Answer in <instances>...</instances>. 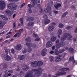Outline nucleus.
<instances>
[{"instance_id":"1","label":"nucleus","mask_w":77,"mask_h":77,"mask_svg":"<svg viewBox=\"0 0 77 77\" xmlns=\"http://www.w3.org/2000/svg\"><path fill=\"white\" fill-rule=\"evenodd\" d=\"M32 71L34 72H37L34 75L35 77H39V75H42V72L44 71V69L40 67L37 69H33Z\"/></svg>"},{"instance_id":"2","label":"nucleus","mask_w":77,"mask_h":77,"mask_svg":"<svg viewBox=\"0 0 77 77\" xmlns=\"http://www.w3.org/2000/svg\"><path fill=\"white\" fill-rule=\"evenodd\" d=\"M31 64L33 67L36 68L37 66L40 67L41 66H42V65H43V62L41 61H39L38 62L35 61L32 62L31 63Z\"/></svg>"},{"instance_id":"3","label":"nucleus","mask_w":77,"mask_h":77,"mask_svg":"<svg viewBox=\"0 0 77 77\" xmlns=\"http://www.w3.org/2000/svg\"><path fill=\"white\" fill-rule=\"evenodd\" d=\"M18 7V5L15 4L10 3L8 5V8L14 11H15L17 9V8Z\"/></svg>"},{"instance_id":"4","label":"nucleus","mask_w":77,"mask_h":77,"mask_svg":"<svg viewBox=\"0 0 77 77\" xmlns=\"http://www.w3.org/2000/svg\"><path fill=\"white\" fill-rule=\"evenodd\" d=\"M26 45L28 47V52H30L32 51V49L31 47H33V48H35L36 47V45H33L32 43H26Z\"/></svg>"},{"instance_id":"5","label":"nucleus","mask_w":77,"mask_h":77,"mask_svg":"<svg viewBox=\"0 0 77 77\" xmlns=\"http://www.w3.org/2000/svg\"><path fill=\"white\" fill-rule=\"evenodd\" d=\"M6 4L5 2L3 1H0V8L1 9H4L5 8Z\"/></svg>"},{"instance_id":"6","label":"nucleus","mask_w":77,"mask_h":77,"mask_svg":"<svg viewBox=\"0 0 77 77\" xmlns=\"http://www.w3.org/2000/svg\"><path fill=\"white\" fill-rule=\"evenodd\" d=\"M56 47L58 49L60 48V47H63V42L62 41L60 42V43L56 45Z\"/></svg>"},{"instance_id":"7","label":"nucleus","mask_w":77,"mask_h":77,"mask_svg":"<svg viewBox=\"0 0 77 77\" xmlns=\"http://www.w3.org/2000/svg\"><path fill=\"white\" fill-rule=\"evenodd\" d=\"M66 74L65 72H59L55 74L56 76H59L60 75H64Z\"/></svg>"},{"instance_id":"8","label":"nucleus","mask_w":77,"mask_h":77,"mask_svg":"<svg viewBox=\"0 0 77 77\" xmlns=\"http://www.w3.org/2000/svg\"><path fill=\"white\" fill-rule=\"evenodd\" d=\"M51 9V7L50 6H48L47 8H46L44 9V12H45V13H47V12H49L50 11Z\"/></svg>"},{"instance_id":"9","label":"nucleus","mask_w":77,"mask_h":77,"mask_svg":"<svg viewBox=\"0 0 77 77\" xmlns=\"http://www.w3.org/2000/svg\"><path fill=\"white\" fill-rule=\"evenodd\" d=\"M47 51V50L45 48L42 50L41 54L42 56H45Z\"/></svg>"},{"instance_id":"10","label":"nucleus","mask_w":77,"mask_h":77,"mask_svg":"<svg viewBox=\"0 0 77 77\" xmlns=\"http://www.w3.org/2000/svg\"><path fill=\"white\" fill-rule=\"evenodd\" d=\"M66 33H65L64 34V35L61 38V40L62 41H64L66 40V38H67L66 36Z\"/></svg>"},{"instance_id":"11","label":"nucleus","mask_w":77,"mask_h":77,"mask_svg":"<svg viewBox=\"0 0 77 77\" xmlns=\"http://www.w3.org/2000/svg\"><path fill=\"white\" fill-rule=\"evenodd\" d=\"M22 68L23 71H27L29 69V67L27 66H26V65H24L23 66Z\"/></svg>"},{"instance_id":"12","label":"nucleus","mask_w":77,"mask_h":77,"mask_svg":"<svg viewBox=\"0 0 77 77\" xmlns=\"http://www.w3.org/2000/svg\"><path fill=\"white\" fill-rule=\"evenodd\" d=\"M54 29V26L51 25L49 26L48 30L49 32H52V31H53V29Z\"/></svg>"},{"instance_id":"13","label":"nucleus","mask_w":77,"mask_h":77,"mask_svg":"<svg viewBox=\"0 0 77 77\" xmlns=\"http://www.w3.org/2000/svg\"><path fill=\"white\" fill-rule=\"evenodd\" d=\"M52 42L51 41H48L46 44V47L49 48L51 46H52Z\"/></svg>"},{"instance_id":"14","label":"nucleus","mask_w":77,"mask_h":77,"mask_svg":"<svg viewBox=\"0 0 77 77\" xmlns=\"http://www.w3.org/2000/svg\"><path fill=\"white\" fill-rule=\"evenodd\" d=\"M0 17L2 19L4 20H5V21H8V17L5 15H2L1 14L0 15Z\"/></svg>"},{"instance_id":"15","label":"nucleus","mask_w":77,"mask_h":77,"mask_svg":"<svg viewBox=\"0 0 77 77\" xmlns=\"http://www.w3.org/2000/svg\"><path fill=\"white\" fill-rule=\"evenodd\" d=\"M22 48V46H21V45L20 44L17 45L16 47V49L17 50H20Z\"/></svg>"},{"instance_id":"16","label":"nucleus","mask_w":77,"mask_h":77,"mask_svg":"<svg viewBox=\"0 0 77 77\" xmlns=\"http://www.w3.org/2000/svg\"><path fill=\"white\" fill-rule=\"evenodd\" d=\"M33 74L32 73H27L25 77H33Z\"/></svg>"},{"instance_id":"17","label":"nucleus","mask_w":77,"mask_h":77,"mask_svg":"<svg viewBox=\"0 0 77 77\" xmlns=\"http://www.w3.org/2000/svg\"><path fill=\"white\" fill-rule=\"evenodd\" d=\"M67 38L68 37V40L69 41H71V38H72V35H71V34L69 33H66Z\"/></svg>"},{"instance_id":"18","label":"nucleus","mask_w":77,"mask_h":77,"mask_svg":"<svg viewBox=\"0 0 77 77\" xmlns=\"http://www.w3.org/2000/svg\"><path fill=\"white\" fill-rule=\"evenodd\" d=\"M27 18L28 19H26V21H33L35 19L33 17H31L29 18V17H28Z\"/></svg>"},{"instance_id":"19","label":"nucleus","mask_w":77,"mask_h":77,"mask_svg":"<svg viewBox=\"0 0 77 77\" xmlns=\"http://www.w3.org/2000/svg\"><path fill=\"white\" fill-rule=\"evenodd\" d=\"M54 54H55V56H57L59 54V51L58 50V49H56L55 50Z\"/></svg>"},{"instance_id":"20","label":"nucleus","mask_w":77,"mask_h":77,"mask_svg":"<svg viewBox=\"0 0 77 77\" xmlns=\"http://www.w3.org/2000/svg\"><path fill=\"white\" fill-rule=\"evenodd\" d=\"M20 23H18V26H23V18H20Z\"/></svg>"},{"instance_id":"21","label":"nucleus","mask_w":77,"mask_h":77,"mask_svg":"<svg viewBox=\"0 0 77 77\" xmlns=\"http://www.w3.org/2000/svg\"><path fill=\"white\" fill-rule=\"evenodd\" d=\"M54 6L56 9H58L59 8V7L61 6V4L58 3L57 5L55 4Z\"/></svg>"},{"instance_id":"22","label":"nucleus","mask_w":77,"mask_h":77,"mask_svg":"<svg viewBox=\"0 0 77 77\" xmlns=\"http://www.w3.org/2000/svg\"><path fill=\"white\" fill-rule=\"evenodd\" d=\"M5 13L7 14L8 16H11L12 15V12L10 11H5Z\"/></svg>"},{"instance_id":"23","label":"nucleus","mask_w":77,"mask_h":77,"mask_svg":"<svg viewBox=\"0 0 77 77\" xmlns=\"http://www.w3.org/2000/svg\"><path fill=\"white\" fill-rule=\"evenodd\" d=\"M57 38L56 36H53L51 38L50 40L51 42H54L56 39Z\"/></svg>"},{"instance_id":"24","label":"nucleus","mask_w":77,"mask_h":77,"mask_svg":"<svg viewBox=\"0 0 77 77\" xmlns=\"http://www.w3.org/2000/svg\"><path fill=\"white\" fill-rule=\"evenodd\" d=\"M69 51L70 53L72 54L74 53V49H73V48L70 47L69 48Z\"/></svg>"},{"instance_id":"25","label":"nucleus","mask_w":77,"mask_h":77,"mask_svg":"<svg viewBox=\"0 0 77 77\" xmlns=\"http://www.w3.org/2000/svg\"><path fill=\"white\" fill-rule=\"evenodd\" d=\"M61 60H62V58H60V56H59L56 58L55 60L56 62H59Z\"/></svg>"},{"instance_id":"26","label":"nucleus","mask_w":77,"mask_h":77,"mask_svg":"<svg viewBox=\"0 0 77 77\" xmlns=\"http://www.w3.org/2000/svg\"><path fill=\"white\" fill-rule=\"evenodd\" d=\"M18 58L20 59V60H23V59H24V55H23L22 56L19 55Z\"/></svg>"},{"instance_id":"27","label":"nucleus","mask_w":77,"mask_h":77,"mask_svg":"<svg viewBox=\"0 0 77 77\" xmlns=\"http://www.w3.org/2000/svg\"><path fill=\"white\" fill-rule=\"evenodd\" d=\"M50 22H51V21H50V20L48 19H47L45 20V24L46 25L48 24H49Z\"/></svg>"},{"instance_id":"28","label":"nucleus","mask_w":77,"mask_h":77,"mask_svg":"<svg viewBox=\"0 0 77 77\" xmlns=\"http://www.w3.org/2000/svg\"><path fill=\"white\" fill-rule=\"evenodd\" d=\"M28 25L29 26H34V22H29L28 24Z\"/></svg>"},{"instance_id":"29","label":"nucleus","mask_w":77,"mask_h":77,"mask_svg":"<svg viewBox=\"0 0 77 77\" xmlns=\"http://www.w3.org/2000/svg\"><path fill=\"white\" fill-rule=\"evenodd\" d=\"M25 41L26 42H30L31 41V38L30 37H29L26 39Z\"/></svg>"},{"instance_id":"30","label":"nucleus","mask_w":77,"mask_h":77,"mask_svg":"<svg viewBox=\"0 0 77 77\" xmlns=\"http://www.w3.org/2000/svg\"><path fill=\"white\" fill-rule=\"evenodd\" d=\"M69 68H63L60 69V70L62 71H67V70H69Z\"/></svg>"},{"instance_id":"31","label":"nucleus","mask_w":77,"mask_h":77,"mask_svg":"<svg viewBox=\"0 0 77 77\" xmlns=\"http://www.w3.org/2000/svg\"><path fill=\"white\" fill-rule=\"evenodd\" d=\"M6 60L9 61L11 60L12 59V58H11V57L8 55H7L6 58Z\"/></svg>"},{"instance_id":"32","label":"nucleus","mask_w":77,"mask_h":77,"mask_svg":"<svg viewBox=\"0 0 77 77\" xmlns=\"http://www.w3.org/2000/svg\"><path fill=\"white\" fill-rule=\"evenodd\" d=\"M35 6V5H34L33 4H32V5H31V4H29L28 5V7L30 8L29 9H31V8H33Z\"/></svg>"},{"instance_id":"33","label":"nucleus","mask_w":77,"mask_h":77,"mask_svg":"<svg viewBox=\"0 0 77 77\" xmlns=\"http://www.w3.org/2000/svg\"><path fill=\"white\" fill-rule=\"evenodd\" d=\"M74 60V56L71 57H70L69 59V62H72V60Z\"/></svg>"},{"instance_id":"34","label":"nucleus","mask_w":77,"mask_h":77,"mask_svg":"<svg viewBox=\"0 0 77 77\" xmlns=\"http://www.w3.org/2000/svg\"><path fill=\"white\" fill-rule=\"evenodd\" d=\"M58 35H61L62 34V31L61 29H59L58 32Z\"/></svg>"},{"instance_id":"35","label":"nucleus","mask_w":77,"mask_h":77,"mask_svg":"<svg viewBox=\"0 0 77 77\" xmlns=\"http://www.w3.org/2000/svg\"><path fill=\"white\" fill-rule=\"evenodd\" d=\"M68 12H66L64 13L63 14L62 17L63 18H64V17H66V15H68Z\"/></svg>"},{"instance_id":"36","label":"nucleus","mask_w":77,"mask_h":77,"mask_svg":"<svg viewBox=\"0 0 77 77\" xmlns=\"http://www.w3.org/2000/svg\"><path fill=\"white\" fill-rule=\"evenodd\" d=\"M43 17L45 20H46L48 19V17L46 15H44L43 16Z\"/></svg>"},{"instance_id":"37","label":"nucleus","mask_w":77,"mask_h":77,"mask_svg":"<svg viewBox=\"0 0 77 77\" xmlns=\"http://www.w3.org/2000/svg\"><path fill=\"white\" fill-rule=\"evenodd\" d=\"M51 62H53L54 60V57L53 56H51L49 57Z\"/></svg>"},{"instance_id":"38","label":"nucleus","mask_w":77,"mask_h":77,"mask_svg":"<svg viewBox=\"0 0 77 77\" xmlns=\"http://www.w3.org/2000/svg\"><path fill=\"white\" fill-rule=\"evenodd\" d=\"M5 50L6 54H8V48H5Z\"/></svg>"},{"instance_id":"39","label":"nucleus","mask_w":77,"mask_h":77,"mask_svg":"<svg viewBox=\"0 0 77 77\" xmlns=\"http://www.w3.org/2000/svg\"><path fill=\"white\" fill-rule=\"evenodd\" d=\"M23 53H26L27 52V49H25L22 51Z\"/></svg>"},{"instance_id":"40","label":"nucleus","mask_w":77,"mask_h":77,"mask_svg":"<svg viewBox=\"0 0 77 77\" xmlns=\"http://www.w3.org/2000/svg\"><path fill=\"white\" fill-rule=\"evenodd\" d=\"M64 51H65V50L64 49L60 50L59 51V53H63V52H64Z\"/></svg>"},{"instance_id":"41","label":"nucleus","mask_w":77,"mask_h":77,"mask_svg":"<svg viewBox=\"0 0 77 77\" xmlns=\"http://www.w3.org/2000/svg\"><path fill=\"white\" fill-rule=\"evenodd\" d=\"M63 26V25L62 23H60L58 26L60 28H62Z\"/></svg>"},{"instance_id":"42","label":"nucleus","mask_w":77,"mask_h":77,"mask_svg":"<svg viewBox=\"0 0 77 77\" xmlns=\"http://www.w3.org/2000/svg\"><path fill=\"white\" fill-rule=\"evenodd\" d=\"M31 2H32L33 5H34L35 6V4H36V2L35 0H31Z\"/></svg>"},{"instance_id":"43","label":"nucleus","mask_w":77,"mask_h":77,"mask_svg":"<svg viewBox=\"0 0 77 77\" xmlns=\"http://www.w3.org/2000/svg\"><path fill=\"white\" fill-rule=\"evenodd\" d=\"M16 35H17V36L20 37L21 35V34L20 32H17L16 33Z\"/></svg>"},{"instance_id":"44","label":"nucleus","mask_w":77,"mask_h":77,"mask_svg":"<svg viewBox=\"0 0 77 77\" xmlns=\"http://www.w3.org/2000/svg\"><path fill=\"white\" fill-rule=\"evenodd\" d=\"M7 67H8L7 64L5 63L4 65L3 69H6V68Z\"/></svg>"},{"instance_id":"45","label":"nucleus","mask_w":77,"mask_h":77,"mask_svg":"<svg viewBox=\"0 0 77 77\" xmlns=\"http://www.w3.org/2000/svg\"><path fill=\"white\" fill-rule=\"evenodd\" d=\"M3 26H4V25L2 24V22L0 21V27H3Z\"/></svg>"},{"instance_id":"46","label":"nucleus","mask_w":77,"mask_h":77,"mask_svg":"<svg viewBox=\"0 0 77 77\" xmlns=\"http://www.w3.org/2000/svg\"><path fill=\"white\" fill-rule=\"evenodd\" d=\"M40 41V38H37L34 40V41H36L37 42H38Z\"/></svg>"},{"instance_id":"47","label":"nucleus","mask_w":77,"mask_h":77,"mask_svg":"<svg viewBox=\"0 0 77 77\" xmlns=\"http://www.w3.org/2000/svg\"><path fill=\"white\" fill-rule=\"evenodd\" d=\"M7 71V74H9V73H12V72H13V71L11 70H8Z\"/></svg>"},{"instance_id":"48","label":"nucleus","mask_w":77,"mask_h":77,"mask_svg":"<svg viewBox=\"0 0 77 77\" xmlns=\"http://www.w3.org/2000/svg\"><path fill=\"white\" fill-rule=\"evenodd\" d=\"M13 27L14 29H15L16 28V23L14 22L13 23Z\"/></svg>"},{"instance_id":"49","label":"nucleus","mask_w":77,"mask_h":77,"mask_svg":"<svg viewBox=\"0 0 77 77\" xmlns=\"http://www.w3.org/2000/svg\"><path fill=\"white\" fill-rule=\"evenodd\" d=\"M11 53L13 54H14V53H15V51H14V48L11 49Z\"/></svg>"},{"instance_id":"50","label":"nucleus","mask_w":77,"mask_h":77,"mask_svg":"<svg viewBox=\"0 0 77 77\" xmlns=\"http://www.w3.org/2000/svg\"><path fill=\"white\" fill-rule=\"evenodd\" d=\"M51 26H56V24L55 22L51 23Z\"/></svg>"},{"instance_id":"51","label":"nucleus","mask_w":77,"mask_h":77,"mask_svg":"<svg viewBox=\"0 0 77 77\" xmlns=\"http://www.w3.org/2000/svg\"><path fill=\"white\" fill-rule=\"evenodd\" d=\"M71 26H68L66 28V30H69V29H71Z\"/></svg>"},{"instance_id":"52","label":"nucleus","mask_w":77,"mask_h":77,"mask_svg":"<svg viewBox=\"0 0 77 77\" xmlns=\"http://www.w3.org/2000/svg\"><path fill=\"white\" fill-rule=\"evenodd\" d=\"M29 14H32V9L31 8H29Z\"/></svg>"},{"instance_id":"53","label":"nucleus","mask_w":77,"mask_h":77,"mask_svg":"<svg viewBox=\"0 0 77 77\" xmlns=\"http://www.w3.org/2000/svg\"><path fill=\"white\" fill-rule=\"evenodd\" d=\"M25 5L26 4L25 3H23L21 6H20V8H21L22 7H23V6H25Z\"/></svg>"},{"instance_id":"54","label":"nucleus","mask_w":77,"mask_h":77,"mask_svg":"<svg viewBox=\"0 0 77 77\" xmlns=\"http://www.w3.org/2000/svg\"><path fill=\"white\" fill-rule=\"evenodd\" d=\"M19 32H20V33H22V32H23V29H20L19 30Z\"/></svg>"},{"instance_id":"55","label":"nucleus","mask_w":77,"mask_h":77,"mask_svg":"<svg viewBox=\"0 0 77 77\" xmlns=\"http://www.w3.org/2000/svg\"><path fill=\"white\" fill-rule=\"evenodd\" d=\"M64 44L65 45H68V41H66L64 42Z\"/></svg>"},{"instance_id":"56","label":"nucleus","mask_w":77,"mask_h":77,"mask_svg":"<svg viewBox=\"0 0 77 77\" xmlns=\"http://www.w3.org/2000/svg\"><path fill=\"white\" fill-rule=\"evenodd\" d=\"M8 42V40H7L3 42V44H6V43H7V42Z\"/></svg>"},{"instance_id":"57","label":"nucleus","mask_w":77,"mask_h":77,"mask_svg":"<svg viewBox=\"0 0 77 77\" xmlns=\"http://www.w3.org/2000/svg\"><path fill=\"white\" fill-rule=\"evenodd\" d=\"M33 36H34V37H37L38 36V35L36 34H35L34 33L33 34Z\"/></svg>"},{"instance_id":"58","label":"nucleus","mask_w":77,"mask_h":77,"mask_svg":"<svg viewBox=\"0 0 77 77\" xmlns=\"http://www.w3.org/2000/svg\"><path fill=\"white\" fill-rule=\"evenodd\" d=\"M50 54H53L54 53V51H51L50 52Z\"/></svg>"},{"instance_id":"59","label":"nucleus","mask_w":77,"mask_h":77,"mask_svg":"<svg viewBox=\"0 0 77 77\" xmlns=\"http://www.w3.org/2000/svg\"><path fill=\"white\" fill-rule=\"evenodd\" d=\"M5 31L2 32L0 33V35H3V34H5Z\"/></svg>"},{"instance_id":"60","label":"nucleus","mask_w":77,"mask_h":77,"mask_svg":"<svg viewBox=\"0 0 77 77\" xmlns=\"http://www.w3.org/2000/svg\"><path fill=\"white\" fill-rule=\"evenodd\" d=\"M42 11H43V9L41 8L40 9V13H42Z\"/></svg>"},{"instance_id":"61","label":"nucleus","mask_w":77,"mask_h":77,"mask_svg":"<svg viewBox=\"0 0 77 77\" xmlns=\"http://www.w3.org/2000/svg\"><path fill=\"white\" fill-rule=\"evenodd\" d=\"M59 42V40L57 39L56 41V44H58Z\"/></svg>"},{"instance_id":"62","label":"nucleus","mask_w":77,"mask_h":77,"mask_svg":"<svg viewBox=\"0 0 77 77\" xmlns=\"http://www.w3.org/2000/svg\"><path fill=\"white\" fill-rule=\"evenodd\" d=\"M11 37V35H8L6 37V38H9Z\"/></svg>"},{"instance_id":"63","label":"nucleus","mask_w":77,"mask_h":77,"mask_svg":"<svg viewBox=\"0 0 77 77\" xmlns=\"http://www.w3.org/2000/svg\"><path fill=\"white\" fill-rule=\"evenodd\" d=\"M3 77H8V75L5 74L4 75Z\"/></svg>"},{"instance_id":"64","label":"nucleus","mask_w":77,"mask_h":77,"mask_svg":"<svg viewBox=\"0 0 77 77\" xmlns=\"http://www.w3.org/2000/svg\"><path fill=\"white\" fill-rule=\"evenodd\" d=\"M75 16L76 18H77V13H76L75 14Z\"/></svg>"}]
</instances>
